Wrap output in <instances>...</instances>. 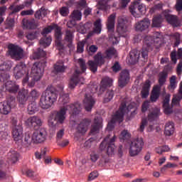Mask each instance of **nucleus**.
<instances>
[{"instance_id":"obj_53","label":"nucleus","mask_w":182,"mask_h":182,"mask_svg":"<svg viewBox=\"0 0 182 182\" xmlns=\"http://www.w3.org/2000/svg\"><path fill=\"white\" fill-rule=\"evenodd\" d=\"M9 156L10 157V160L15 163V161H18V158L19 157V154L18 152L14 151L12 152L9 153Z\"/></svg>"},{"instance_id":"obj_46","label":"nucleus","mask_w":182,"mask_h":182,"mask_svg":"<svg viewBox=\"0 0 182 182\" xmlns=\"http://www.w3.org/2000/svg\"><path fill=\"white\" fill-rule=\"evenodd\" d=\"M94 32L95 33H100L102 32V20L100 18L97 19L94 23Z\"/></svg>"},{"instance_id":"obj_48","label":"nucleus","mask_w":182,"mask_h":182,"mask_svg":"<svg viewBox=\"0 0 182 182\" xmlns=\"http://www.w3.org/2000/svg\"><path fill=\"white\" fill-rule=\"evenodd\" d=\"M55 28L56 27V24H53L51 26H49L45 28H43L41 34L43 36H45L46 35H48V33H50V32H52V31H53V29H55Z\"/></svg>"},{"instance_id":"obj_13","label":"nucleus","mask_w":182,"mask_h":182,"mask_svg":"<svg viewBox=\"0 0 182 182\" xmlns=\"http://www.w3.org/2000/svg\"><path fill=\"white\" fill-rule=\"evenodd\" d=\"M80 71L77 70H75L73 75L70 77L68 84L69 89L73 90L76 86H77V83H80V85H83L85 83V78L82 77L79 78V75H80Z\"/></svg>"},{"instance_id":"obj_59","label":"nucleus","mask_w":182,"mask_h":182,"mask_svg":"<svg viewBox=\"0 0 182 182\" xmlns=\"http://www.w3.org/2000/svg\"><path fill=\"white\" fill-rule=\"evenodd\" d=\"M90 159L92 163H96V161L99 160V154H97L96 152H92L90 154Z\"/></svg>"},{"instance_id":"obj_60","label":"nucleus","mask_w":182,"mask_h":182,"mask_svg":"<svg viewBox=\"0 0 182 182\" xmlns=\"http://www.w3.org/2000/svg\"><path fill=\"white\" fill-rule=\"evenodd\" d=\"M10 70H11V66H9V65H8V63H3L1 65H0V70L1 72H6Z\"/></svg>"},{"instance_id":"obj_10","label":"nucleus","mask_w":182,"mask_h":182,"mask_svg":"<svg viewBox=\"0 0 182 182\" xmlns=\"http://www.w3.org/2000/svg\"><path fill=\"white\" fill-rule=\"evenodd\" d=\"M144 146V141L143 138H136L134 139L130 145L129 147V156L131 157H136L140 154L141 150H143V146Z\"/></svg>"},{"instance_id":"obj_38","label":"nucleus","mask_w":182,"mask_h":182,"mask_svg":"<svg viewBox=\"0 0 182 182\" xmlns=\"http://www.w3.org/2000/svg\"><path fill=\"white\" fill-rule=\"evenodd\" d=\"M105 58L107 59H112L113 56L115 58L117 56V51L114 49V48H109L105 52Z\"/></svg>"},{"instance_id":"obj_25","label":"nucleus","mask_w":182,"mask_h":182,"mask_svg":"<svg viewBox=\"0 0 182 182\" xmlns=\"http://www.w3.org/2000/svg\"><path fill=\"white\" fill-rule=\"evenodd\" d=\"M164 112L165 114L173 113V108L170 107V95H166L163 102Z\"/></svg>"},{"instance_id":"obj_33","label":"nucleus","mask_w":182,"mask_h":182,"mask_svg":"<svg viewBox=\"0 0 182 182\" xmlns=\"http://www.w3.org/2000/svg\"><path fill=\"white\" fill-rule=\"evenodd\" d=\"M168 76V73L166 70H164L159 73V80H158L159 85L158 86H160V89H161V86H163L164 83H166Z\"/></svg>"},{"instance_id":"obj_45","label":"nucleus","mask_w":182,"mask_h":182,"mask_svg":"<svg viewBox=\"0 0 182 182\" xmlns=\"http://www.w3.org/2000/svg\"><path fill=\"white\" fill-rule=\"evenodd\" d=\"M87 65L90 70L92 72V73H96V72H97V67L99 65L94 60H88Z\"/></svg>"},{"instance_id":"obj_1","label":"nucleus","mask_w":182,"mask_h":182,"mask_svg":"<svg viewBox=\"0 0 182 182\" xmlns=\"http://www.w3.org/2000/svg\"><path fill=\"white\" fill-rule=\"evenodd\" d=\"M161 42V34L155 33L154 38L150 36H145L144 39V45L141 51L132 50L129 53V63L130 65H136L139 62H147L149 60V50H151L154 43H160Z\"/></svg>"},{"instance_id":"obj_63","label":"nucleus","mask_w":182,"mask_h":182,"mask_svg":"<svg viewBox=\"0 0 182 182\" xmlns=\"http://www.w3.org/2000/svg\"><path fill=\"white\" fill-rule=\"evenodd\" d=\"M60 14L62 16H68L69 15V9L68 7H62L60 9Z\"/></svg>"},{"instance_id":"obj_39","label":"nucleus","mask_w":182,"mask_h":182,"mask_svg":"<svg viewBox=\"0 0 182 182\" xmlns=\"http://www.w3.org/2000/svg\"><path fill=\"white\" fill-rule=\"evenodd\" d=\"M11 105L9 104V101H8L7 102L3 103L0 112L2 114H9V113H11Z\"/></svg>"},{"instance_id":"obj_50","label":"nucleus","mask_w":182,"mask_h":182,"mask_svg":"<svg viewBox=\"0 0 182 182\" xmlns=\"http://www.w3.org/2000/svg\"><path fill=\"white\" fill-rule=\"evenodd\" d=\"M28 112L29 114H34L36 112V102H31L28 106Z\"/></svg>"},{"instance_id":"obj_64","label":"nucleus","mask_w":182,"mask_h":182,"mask_svg":"<svg viewBox=\"0 0 182 182\" xmlns=\"http://www.w3.org/2000/svg\"><path fill=\"white\" fill-rule=\"evenodd\" d=\"M176 10L177 12H181L182 11V0H176V4L175 5Z\"/></svg>"},{"instance_id":"obj_29","label":"nucleus","mask_w":182,"mask_h":182,"mask_svg":"<svg viewBox=\"0 0 182 182\" xmlns=\"http://www.w3.org/2000/svg\"><path fill=\"white\" fill-rule=\"evenodd\" d=\"M113 83V80L110 79V77H105L102 78L101 81V86L100 88V92H105L107 87H110L112 84Z\"/></svg>"},{"instance_id":"obj_57","label":"nucleus","mask_w":182,"mask_h":182,"mask_svg":"<svg viewBox=\"0 0 182 182\" xmlns=\"http://www.w3.org/2000/svg\"><path fill=\"white\" fill-rule=\"evenodd\" d=\"M65 135V129H60L56 134V141L59 143Z\"/></svg>"},{"instance_id":"obj_30","label":"nucleus","mask_w":182,"mask_h":182,"mask_svg":"<svg viewBox=\"0 0 182 182\" xmlns=\"http://www.w3.org/2000/svg\"><path fill=\"white\" fill-rule=\"evenodd\" d=\"M160 90H161L160 86L156 85L154 87L150 97L151 102H157V99L160 97Z\"/></svg>"},{"instance_id":"obj_37","label":"nucleus","mask_w":182,"mask_h":182,"mask_svg":"<svg viewBox=\"0 0 182 182\" xmlns=\"http://www.w3.org/2000/svg\"><path fill=\"white\" fill-rule=\"evenodd\" d=\"M164 16L163 15V14H161V15L156 16L155 17H154L153 20H152V26L153 28H159L160 27V26L161 25V23L163 22V17Z\"/></svg>"},{"instance_id":"obj_40","label":"nucleus","mask_w":182,"mask_h":182,"mask_svg":"<svg viewBox=\"0 0 182 182\" xmlns=\"http://www.w3.org/2000/svg\"><path fill=\"white\" fill-rule=\"evenodd\" d=\"M159 115H160V109H155L152 112L148 114V121L154 122V120H156V119H157V117H159Z\"/></svg>"},{"instance_id":"obj_54","label":"nucleus","mask_w":182,"mask_h":182,"mask_svg":"<svg viewBox=\"0 0 182 182\" xmlns=\"http://www.w3.org/2000/svg\"><path fill=\"white\" fill-rule=\"evenodd\" d=\"M85 43H86L85 41H80L77 43V53H83V50L85 49Z\"/></svg>"},{"instance_id":"obj_35","label":"nucleus","mask_w":182,"mask_h":182,"mask_svg":"<svg viewBox=\"0 0 182 182\" xmlns=\"http://www.w3.org/2000/svg\"><path fill=\"white\" fill-rule=\"evenodd\" d=\"M6 90L9 93H13L15 95L18 93V91L19 90V85L14 82H11L6 85Z\"/></svg>"},{"instance_id":"obj_52","label":"nucleus","mask_w":182,"mask_h":182,"mask_svg":"<svg viewBox=\"0 0 182 182\" xmlns=\"http://www.w3.org/2000/svg\"><path fill=\"white\" fill-rule=\"evenodd\" d=\"M132 137V134H129V131L123 130L120 134V139L122 140H129Z\"/></svg>"},{"instance_id":"obj_27","label":"nucleus","mask_w":182,"mask_h":182,"mask_svg":"<svg viewBox=\"0 0 182 182\" xmlns=\"http://www.w3.org/2000/svg\"><path fill=\"white\" fill-rule=\"evenodd\" d=\"M23 26L26 29H36L38 26H39V24L36 23L35 19H23Z\"/></svg>"},{"instance_id":"obj_62","label":"nucleus","mask_w":182,"mask_h":182,"mask_svg":"<svg viewBox=\"0 0 182 182\" xmlns=\"http://www.w3.org/2000/svg\"><path fill=\"white\" fill-rule=\"evenodd\" d=\"M97 177H99V173H97V171H95L90 173V175L88 176V180L90 181H92V180H95V178H97Z\"/></svg>"},{"instance_id":"obj_58","label":"nucleus","mask_w":182,"mask_h":182,"mask_svg":"<svg viewBox=\"0 0 182 182\" xmlns=\"http://www.w3.org/2000/svg\"><path fill=\"white\" fill-rule=\"evenodd\" d=\"M97 5L100 6V9H107V0H99L97 1Z\"/></svg>"},{"instance_id":"obj_43","label":"nucleus","mask_w":182,"mask_h":182,"mask_svg":"<svg viewBox=\"0 0 182 182\" xmlns=\"http://www.w3.org/2000/svg\"><path fill=\"white\" fill-rule=\"evenodd\" d=\"M51 42L52 37H43L40 40V45H41V46H43V48H46L47 46H49V45H50Z\"/></svg>"},{"instance_id":"obj_3","label":"nucleus","mask_w":182,"mask_h":182,"mask_svg":"<svg viewBox=\"0 0 182 182\" xmlns=\"http://www.w3.org/2000/svg\"><path fill=\"white\" fill-rule=\"evenodd\" d=\"M68 110L70 112V114L75 116L80 113L82 106L79 103H75L60 108L55 115V120H57L58 123H63V122H65V119H66V112H68Z\"/></svg>"},{"instance_id":"obj_16","label":"nucleus","mask_w":182,"mask_h":182,"mask_svg":"<svg viewBox=\"0 0 182 182\" xmlns=\"http://www.w3.org/2000/svg\"><path fill=\"white\" fill-rule=\"evenodd\" d=\"M12 136L16 143H22V139L23 137V129L22 125H17L13 127Z\"/></svg>"},{"instance_id":"obj_26","label":"nucleus","mask_w":182,"mask_h":182,"mask_svg":"<svg viewBox=\"0 0 182 182\" xmlns=\"http://www.w3.org/2000/svg\"><path fill=\"white\" fill-rule=\"evenodd\" d=\"M151 86V82L149 80H146L144 83L142 90L141 91V96L142 99H146L150 93V87Z\"/></svg>"},{"instance_id":"obj_31","label":"nucleus","mask_w":182,"mask_h":182,"mask_svg":"<svg viewBox=\"0 0 182 182\" xmlns=\"http://www.w3.org/2000/svg\"><path fill=\"white\" fill-rule=\"evenodd\" d=\"M68 67L65 66L63 61H58L54 65V70L57 73H63L66 72Z\"/></svg>"},{"instance_id":"obj_2","label":"nucleus","mask_w":182,"mask_h":182,"mask_svg":"<svg viewBox=\"0 0 182 182\" xmlns=\"http://www.w3.org/2000/svg\"><path fill=\"white\" fill-rule=\"evenodd\" d=\"M58 100V92L53 88H47L40 98L39 106L42 109L52 107Z\"/></svg>"},{"instance_id":"obj_24","label":"nucleus","mask_w":182,"mask_h":182,"mask_svg":"<svg viewBox=\"0 0 182 182\" xmlns=\"http://www.w3.org/2000/svg\"><path fill=\"white\" fill-rule=\"evenodd\" d=\"M150 26V20L149 18H144L141 21L138 22L135 25L136 31H139V32H143V31H146Z\"/></svg>"},{"instance_id":"obj_51","label":"nucleus","mask_w":182,"mask_h":182,"mask_svg":"<svg viewBox=\"0 0 182 182\" xmlns=\"http://www.w3.org/2000/svg\"><path fill=\"white\" fill-rule=\"evenodd\" d=\"M65 41V42H73V33L72 31H66Z\"/></svg>"},{"instance_id":"obj_6","label":"nucleus","mask_w":182,"mask_h":182,"mask_svg":"<svg viewBox=\"0 0 182 182\" xmlns=\"http://www.w3.org/2000/svg\"><path fill=\"white\" fill-rule=\"evenodd\" d=\"M116 140V136L114 135L111 136L110 134L106 136L100 146L101 150H105V147H107L106 151L107 156H113L116 150V146H114V141Z\"/></svg>"},{"instance_id":"obj_9","label":"nucleus","mask_w":182,"mask_h":182,"mask_svg":"<svg viewBox=\"0 0 182 182\" xmlns=\"http://www.w3.org/2000/svg\"><path fill=\"white\" fill-rule=\"evenodd\" d=\"M146 6L140 3V0L134 1L129 6V11L135 18H139L140 15L146 14Z\"/></svg>"},{"instance_id":"obj_11","label":"nucleus","mask_w":182,"mask_h":182,"mask_svg":"<svg viewBox=\"0 0 182 182\" xmlns=\"http://www.w3.org/2000/svg\"><path fill=\"white\" fill-rule=\"evenodd\" d=\"M8 49L9 55H10L12 59H15V60H21V59H23V58L25 57L23 48H22L19 46L9 44L8 46Z\"/></svg>"},{"instance_id":"obj_41","label":"nucleus","mask_w":182,"mask_h":182,"mask_svg":"<svg viewBox=\"0 0 182 182\" xmlns=\"http://www.w3.org/2000/svg\"><path fill=\"white\" fill-rule=\"evenodd\" d=\"M113 96H114V92L112 90H107L104 96L103 102L109 103L112 99H113Z\"/></svg>"},{"instance_id":"obj_19","label":"nucleus","mask_w":182,"mask_h":182,"mask_svg":"<svg viewBox=\"0 0 182 182\" xmlns=\"http://www.w3.org/2000/svg\"><path fill=\"white\" fill-rule=\"evenodd\" d=\"M26 124L29 127H33V129H37V127H41L43 124V121L39 117L33 116L30 117L26 121Z\"/></svg>"},{"instance_id":"obj_20","label":"nucleus","mask_w":182,"mask_h":182,"mask_svg":"<svg viewBox=\"0 0 182 182\" xmlns=\"http://www.w3.org/2000/svg\"><path fill=\"white\" fill-rule=\"evenodd\" d=\"M162 15L167 21L168 23L172 25V26H179L180 21L178 20V17L177 16L171 15L168 14V11H165L162 13Z\"/></svg>"},{"instance_id":"obj_61","label":"nucleus","mask_w":182,"mask_h":182,"mask_svg":"<svg viewBox=\"0 0 182 182\" xmlns=\"http://www.w3.org/2000/svg\"><path fill=\"white\" fill-rule=\"evenodd\" d=\"M112 69L113 72L117 73V72H120V70H122V66H120L119 62H115L114 66L112 67Z\"/></svg>"},{"instance_id":"obj_8","label":"nucleus","mask_w":182,"mask_h":182,"mask_svg":"<svg viewBox=\"0 0 182 182\" xmlns=\"http://www.w3.org/2000/svg\"><path fill=\"white\" fill-rule=\"evenodd\" d=\"M46 64L45 62H36L33 63L31 68V77L38 82V80H41L42 77L43 76V70Z\"/></svg>"},{"instance_id":"obj_47","label":"nucleus","mask_w":182,"mask_h":182,"mask_svg":"<svg viewBox=\"0 0 182 182\" xmlns=\"http://www.w3.org/2000/svg\"><path fill=\"white\" fill-rule=\"evenodd\" d=\"M176 79L177 77H176V75H173L171 77L170 85L168 87V89H169V90H174L175 87H176L177 86V82H176Z\"/></svg>"},{"instance_id":"obj_44","label":"nucleus","mask_w":182,"mask_h":182,"mask_svg":"<svg viewBox=\"0 0 182 182\" xmlns=\"http://www.w3.org/2000/svg\"><path fill=\"white\" fill-rule=\"evenodd\" d=\"M33 143V135L31 137L30 134H26L24 138L23 146L29 147Z\"/></svg>"},{"instance_id":"obj_28","label":"nucleus","mask_w":182,"mask_h":182,"mask_svg":"<svg viewBox=\"0 0 182 182\" xmlns=\"http://www.w3.org/2000/svg\"><path fill=\"white\" fill-rule=\"evenodd\" d=\"M28 90H21L18 92V100L21 105H25L28 101Z\"/></svg>"},{"instance_id":"obj_42","label":"nucleus","mask_w":182,"mask_h":182,"mask_svg":"<svg viewBox=\"0 0 182 182\" xmlns=\"http://www.w3.org/2000/svg\"><path fill=\"white\" fill-rule=\"evenodd\" d=\"M73 21H82V12L79 10H74L70 15Z\"/></svg>"},{"instance_id":"obj_23","label":"nucleus","mask_w":182,"mask_h":182,"mask_svg":"<svg viewBox=\"0 0 182 182\" xmlns=\"http://www.w3.org/2000/svg\"><path fill=\"white\" fill-rule=\"evenodd\" d=\"M130 80V74H129V70H123L120 73V77L118 81V85L119 87H124Z\"/></svg>"},{"instance_id":"obj_34","label":"nucleus","mask_w":182,"mask_h":182,"mask_svg":"<svg viewBox=\"0 0 182 182\" xmlns=\"http://www.w3.org/2000/svg\"><path fill=\"white\" fill-rule=\"evenodd\" d=\"M46 56V52L41 48H38L37 51L33 53L31 56V60H36V59H40V58H45Z\"/></svg>"},{"instance_id":"obj_56","label":"nucleus","mask_w":182,"mask_h":182,"mask_svg":"<svg viewBox=\"0 0 182 182\" xmlns=\"http://www.w3.org/2000/svg\"><path fill=\"white\" fill-rule=\"evenodd\" d=\"M177 167V164H171V163H168L167 164L164 165V167H162L161 168V171L162 173H164V171H166V170H167V168H174Z\"/></svg>"},{"instance_id":"obj_36","label":"nucleus","mask_w":182,"mask_h":182,"mask_svg":"<svg viewBox=\"0 0 182 182\" xmlns=\"http://www.w3.org/2000/svg\"><path fill=\"white\" fill-rule=\"evenodd\" d=\"M105 58H106V57L103 56L101 52H99L94 56V62L97 63L99 66H102L105 65Z\"/></svg>"},{"instance_id":"obj_21","label":"nucleus","mask_w":182,"mask_h":182,"mask_svg":"<svg viewBox=\"0 0 182 182\" xmlns=\"http://www.w3.org/2000/svg\"><path fill=\"white\" fill-rule=\"evenodd\" d=\"M96 103V100H95L90 94H86L83 100V105L85 110L87 112H90L95 104Z\"/></svg>"},{"instance_id":"obj_55","label":"nucleus","mask_w":182,"mask_h":182,"mask_svg":"<svg viewBox=\"0 0 182 182\" xmlns=\"http://www.w3.org/2000/svg\"><path fill=\"white\" fill-rule=\"evenodd\" d=\"M26 38L28 39V41H35L36 38H38V36H36V32H29L26 34Z\"/></svg>"},{"instance_id":"obj_32","label":"nucleus","mask_w":182,"mask_h":182,"mask_svg":"<svg viewBox=\"0 0 182 182\" xmlns=\"http://www.w3.org/2000/svg\"><path fill=\"white\" fill-rule=\"evenodd\" d=\"M174 134V123L168 122L165 125L164 134L166 136H171Z\"/></svg>"},{"instance_id":"obj_14","label":"nucleus","mask_w":182,"mask_h":182,"mask_svg":"<svg viewBox=\"0 0 182 182\" xmlns=\"http://www.w3.org/2000/svg\"><path fill=\"white\" fill-rule=\"evenodd\" d=\"M92 123V120L90 119H84L80 120L76 127L77 133L80 134H85L87 130H89V126Z\"/></svg>"},{"instance_id":"obj_17","label":"nucleus","mask_w":182,"mask_h":182,"mask_svg":"<svg viewBox=\"0 0 182 182\" xmlns=\"http://www.w3.org/2000/svg\"><path fill=\"white\" fill-rule=\"evenodd\" d=\"M55 29V45L59 50V52H63L65 50V46L62 44V30L60 27L56 25Z\"/></svg>"},{"instance_id":"obj_12","label":"nucleus","mask_w":182,"mask_h":182,"mask_svg":"<svg viewBox=\"0 0 182 182\" xmlns=\"http://www.w3.org/2000/svg\"><path fill=\"white\" fill-rule=\"evenodd\" d=\"M48 137V132L45 128H41L33 133V141L36 144L43 143Z\"/></svg>"},{"instance_id":"obj_18","label":"nucleus","mask_w":182,"mask_h":182,"mask_svg":"<svg viewBox=\"0 0 182 182\" xmlns=\"http://www.w3.org/2000/svg\"><path fill=\"white\" fill-rule=\"evenodd\" d=\"M103 119L100 117H96L94 119V123L90 128V134H97L103 127Z\"/></svg>"},{"instance_id":"obj_15","label":"nucleus","mask_w":182,"mask_h":182,"mask_svg":"<svg viewBox=\"0 0 182 182\" xmlns=\"http://www.w3.org/2000/svg\"><path fill=\"white\" fill-rule=\"evenodd\" d=\"M14 73L16 79H21L25 75H28V67L23 63H20L14 68Z\"/></svg>"},{"instance_id":"obj_7","label":"nucleus","mask_w":182,"mask_h":182,"mask_svg":"<svg viewBox=\"0 0 182 182\" xmlns=\"http://www.w3.org/2000/svg\"><path fill=\"white\" fill-rule=\"evenodd\" d=\"M115 23H116V13H113L108 16L106 22V26L109 33V39H111L114 45H117V43H119V37H116L113 35L110 36V33H114V32Z\"/></svg>"},{"instance_id":"obj_49","label":"nucleus","mask_w":182,"mask_h":182,"mask_svg":"<svg viewBox=\"0 0 182 182\" xmlns=\"http://www.w3.org/2000/svg\"><path fill=\"white\" fill-rule=\"evenodd\" d=\"M77 63H78L82 72V73L86 72V69H87V67L86 66V61L85 60H83L82 58H80L77 60Z\"/></svg>"},{"instance_id":"obj_4","label":"nucleus","mask_w":182,"mask_h":182,"mask_svg":"<svg viewBox=\"0 0 182 182\" xmlns=\"http://www.w3.org/2000/svg\"><path fill=\"white\" fill-rule=\"evenodd\" d=\"M133 107V105L130 104L127 106V104L125 102H122L121 106L119 107V109L115 112V114L112 116V119L110 122L107 124V130L111 131L114 126L113 124L118 122L119 123H122L123 122V117L124 114H127L132 108Z\"/></svg>"},{"instance_id":"obj_5","label":"nucleus","mask_w":182,"mask_h":182,"mask_svg":"<svg viewBox=\"0 0 182 182\" xmlns=\"http://www.w3.org/2000/svg\"><path fill=\"white\" fill-rule=\"evenodd\" d=\"M117 32L119 36L122 38H127V36L130 33V24L126 17H118Z\"/></svg>"},{"instance_id":"obj_22","label":"nucleus","mask_w":182,"mask_h":182,"mask_svg":"<svg viewBox=\"0 0 182 182\" xmlns=\"http://www.w3.org/2000/svg\"><path fill=\"white\" fill-rule=\"evenodd\" d=\"M32 4H33V0H26L23 4L17 5L16 6H11L9 9L12 11V14H16L22 9H25V8H31L32 6Z\"/></svg>"}]
</instances>
